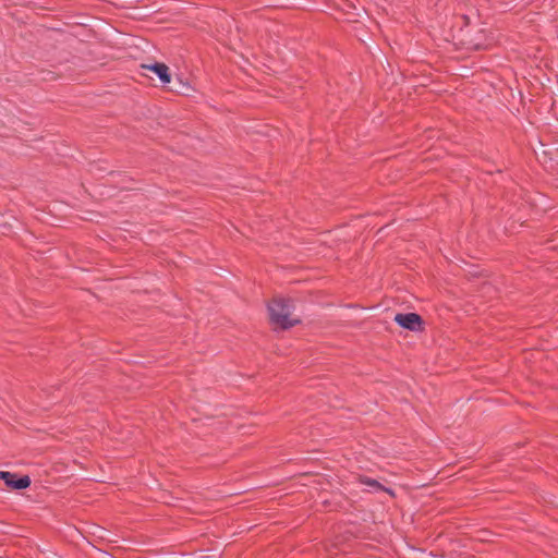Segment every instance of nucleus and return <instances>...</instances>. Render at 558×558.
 <instances>
[{
  "instance_id": "obj_6",
  "label": "nucleus",
  "mask_w": 558,
  "mask_h": 558,
  "mask_svg": "<svg viewBox=\"0 0 558 558\" xmlns=\"http://www.w3.org/2000/svg\"><path fill=\"white\" fill-rule=\"evenodd\" d=\"M1 234H5V232H4V231H2V230H0V235H1Z\"/></svg>"
},
{
  "instance_id": "obj_1",
  "label": "nucleus",
  "mask_w": 558,
  "mask_h": 558,
  "mask_svg": "<svg viewBox=\"0 0 558 558\" xmlns=\"http://www.w3.org/2000/svg\"><path fill=\"white\" fill-rule=\"evenodd\" d=\"M293 302L289 299L276 298L268 305L269 318L276 328L288 329L299 324L300 317L293 314Z\"/></svg>"
},
{
  "instance_id": "obj_3",
  "label": "nucleus",
  "mask_w": 558,
  "mask_h": 558,
  "mask_svg": "<svg viewBox=\"0 0 558 558\" xmlns=\"http://www.w3.org/2000/svg\"><path fill=\"white\" fill-rule=\"evenodd\" d=\"M0 480L11 489H25L31 485L28 476L16 478L15 474L7 471H0Z\"/></svg>"
},
{
  "instance_id": "obj_2",
  "label": "nucleus",
  "mask_w": 558,
  "mask_h": 558,
  "mask_svg": "<svg viewBox=\"0 0 558 558\" xmlns=\"http://www.w3.org/2000/svg\"><path fill=\"white\" fill-rule=\"evenodd\" d=\"M395 322L410 331H421L423 329V320L416 313L397 314Z\"/></svg>"
},
{
  "instance_id": "obj_5",
  "label": "nucleus",
  "mask_w": 558,
  "mask_h": 558,
  "mask_svg": "<svg viewBox=\"0 0 558 558\" xmlns=\"http://www.w3.org/2000/svg\"><path fill=\"white\" fill-rule=\"evenodd\" d=\"M361 484L365 485L366 487L369 488V490H378V489H381V485L375 481V480H371V478H367V477H363L361 478Z\"/></svg>"
},
{
  "instance_id": "obj_4",
  "label": "nucleus",
  "mask_w": 558,
  "mask_h": 558,
  "mask_svg": "<svg viewBox=\"0 0 558 558\" xmlns=\"http://www.w3.org/2000/svg\"><path fill=\"white\" fill-rule=\"evenodd\" d=\"M153 71L163 84L170 83L169 68L163 63H155L146 66Z\"/></svg>"
}]
</instances>
